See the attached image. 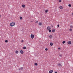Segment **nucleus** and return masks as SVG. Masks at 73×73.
<instances>
[{
  "label": "nucleus",
  "mask_w": 73,
  "mask_h": 73,
  "mask_svg": "<svg viewBox=\"0 0 73 73\" xmlns=\"http://www.w3.org/2000/svg\"><path fill=\"white\" fill-rule=\"evenodd\" d=\"M15 22H12L11 23H10V26L11 27H13V26H15Z\"/></svg>",
  "instance_id": "nucleus-1"
},
{
  "label": "nucleus",
  "mask_w": 73,
  "mask_h": 73,
  "mask_svg": "<svg viewBox=\"0 0 73 73\" xmlns=\"http://www.w3.org/2000/svg\"><path fill=\"white\" fill-rule=\"evenodd\" d=\"M35 37V35L32 34L31 35V38H32V39H33V38H34Z\"/></svg>",
  "instance_id": "nucleus-2"
},
{
  "label": "nucleus",
  "mask_w": 73,
  "mask_h": 73,
  "mask_svg": "<svg viewBox=\"0 0 73 73\" xmlns=\"http://www.w3.org/2000/svg\"><path fill=\"white\" fill-rule=\"evenodd\" d=\"M50 29H51V28H50V27H47V29L48 30H49Z\"/></svg>",
  "instance_id": "nucleus-3"
},
{
  "label": "nucleus",
  "mask_w": 73,
  "mask_h": 73,
  "mask_svg": "<svg viewBox=\"0 0 73 73\" xmlns=\"http://www.w3.org/2000/svg\"><path fill=\"white\" fill-rule=\"evenodd\" d=\"M23 69V67H21V68H19V70H22Z\"/></svg>",
  "instance_id": "nucleus-4"
},
{
  "label": "nucleus",
  "mask_w": 73,
  "mask_h": 73,
  "mask_svg": "<svg viewBox=\"0 0 73 73\" xmlns=\"http://www.w3.org/2000/svg\"><path fill=\"white\" fill-rule=\"evenodd\" d=\"M20 53L21 54H23L24 53V51L22 50L20 51Z\"/></svg>",
  "instance_id": "nucleus-5"
},
{
  "label": "nucleus",
  "mask_w": 73,
  "mask_h": 73,
  "mask_svg": "<svg viewBox=\"0 0 73 73\" xmlns=\"http://www.w3.org/2000/svg\"><path fill=\"white\" fill-rule=\"evenodd\" d=\"M71 43H72V42H71V41H69L68 42V44H71Z\"/></svg>",
  "instance_id": "nucleus-6"
},
{
  "label": "nucleus",
  "mask_w": 73,
  "mask_h": 73,
  "mask_svg": "<svg viewBox=\"0 0 73 73\" xmlns=\"http://www.w3.org/2000/svg\"><path fill=\"white\" fill-rule=\"evenodd\" d=\"M53 70H51L49 71V73H53Z\"/></svg>",
  "instance_id": "nucleus-7"
},
{
  "label": "nucleus",
  "mask_w": 73,
  "mask_h": 73,
  "mask_svg": "<svg viewBox=\"0 0 73 73\" xmlns=\"http://www.w3.org/2000/svg\"><path fill=\"white\" fill-rule=\"evenodd\" d=\"M22 7L23 8H25V6L24 5H22Z\"/></svg>",
  "instance_id": "nucleus-8"
},
{
  "label": "nucleus",
  "mask_w": 73,
  "mask_h": 73,
  "mask_svg": "<svg viewBox=\"0 0 73 73\" xmlns=\"http://www.w3.org/2000/svg\"><path fill=\"white\" fill-rule=\"evenodd\" d=\"M49 38H51L52 37V35H49Z\"/></svg>",
  "instance_id": "nucleus-9"
},
{
  "label": "nucleus",
  "mask_w": 73,
  "mask_h": 73,
  "mask_svg": "<svg viewBox=\"0 0 73 73\" xmlns=\"http://www.w3.org/2000/svg\"><path fill=\"white\" fill-rule=\"evenodd\" d=\"M52 32H55V29H53L52 30Z\"/></svg>",
  "instance_id": "nucleus-10"
},
{
  "label": "nucleus",
  "mask_w": 73,
  "mask_h": 73,
  "mask_svg": "<svg viewBox=\"0 0 73 73\" xmlns=\"http://www.w3.org/2000/svg\"><path fill=\"white\" fill-rule=\"evenodd\" d=\"M58 66H61V63H58Z\"/></svg>",
  "instance_id": "nucleus-11"
},
{
  "label": "nucleus",
  "mask_w": 73,
  "mask_h": 73,
  "mask_svg": "<svg viewBox=\"0 0 73 73\" xmlns=\"http://www.w3.org/2000/svg\"><path fill=\"white\" fill-rule=\"evenodd\" d=\"M50 45L51 46H52V45H53V43L52 42H50Z\"/></svg>",
  "instance_id": "nucleus-12"
},
{
  "label": "nucleus",
  "mask_w": 73,
  "mask_h": 73,
  "mask_svg": "<svg viewBox=\"0 0 73 73\" xmlns=\"http://www.w3.org/2000/svg\"><path fill=\"white\" fill-rule=\"evenodd\" d=\"M15 53H16L17 54H18V53H19V51H17V50H16L15 51Z\"/></svg>",
  "instance_id": "nucleus-13"
},
{
  "label": "nucleus",
  "mask_w": 73,
  "mask_h": 73,
  "mask_svg": "<svg viewBox=\"0 0 73 73\" xmlns=\"http://www.w3.org/2000/svg\"><path fill=\"white\" fill-rule=\"evenodd\" d=\"M38 25H42V23H41L40 22L38 24Z\"/></svg>",
  "instance_id": "nucleus-14"
},
{
  "label": "nucleus",
  "mask_w": 73,
  "mask_h": 73,
  "mask_svg": "<svg viewBox=\"0 0 73 73\" xmlns=\"http://www.w3.org/2000/svg\"><path fill=\"white\" fill-rule=\"evenodd\" d=\"M23 48L24 49H27V47L25 46H24L23 47Z\"/></svg>",
  "instance_id": "nucleus-15"
},
{
  "label": "nucleus",
  "mask_w": 73,
  "mask_h": 73,
  "mask_svg": "<svg viewBox=\"0 0 73 73\" xmlns=\"http://www.w3.org/2000/svg\"><path fill=\"white\" fill-rule=\"evenodd\" d=\"M60 9H62V6H60Z\"/></svg>",
  "instance_id": "nucleus-16"
},
{
  "label": "nucleus",
  "mask_w": 73,
  "mask_h": 73,
  "mask_svg": "<svg viewBox=\"0 0 73 73\" xmlns=\"http://www.w3.org/2000/svg\"><path fill=\"white\" fill-rule=\"evenodd\" d=\"M48 11V10H46L45 11V12H46V13H47Z\"/></svg>",
  "instance_id": "nucleus-17"
},
{
  "label": "nucleus",
  "mask_w": 73,
  "mask_h": 73,
  "mask_svg": "<svg viewBox=\"0 0 73 73\" xmlns=\"http://www.w3.org/2000/svg\"><path fill=\"white\" fill-rule=\"evenodd\" d=\"M35 65H36V66H37V63H35Z\"/></svg>",
  "instance_id": "nucleus-18"
},
{
  "label": "nucleus",
  "mask_w": 73,
  "mask_h": 73,
  "mask_svg": "<svg viewBox=\"0 0 73 73\" xmlns=\"http://www.w3.org/2000/svg\"><path fill=\"white\" fill-rule=\"evenodd\" d=\"M65 42H66L65 41H63L62 42V43L63 44H65Z\"/></svg>",
  "instance_id": "nucleus-19"
},
{
  "label": "nucleus",
  "mask_w": 73,
  "mask_h": 73,
  "mask_svg": "<svg viewBox=\"0 0 73 73\" xmlns=\"http://www.w3.org/2000/svg\"><path fill=\"white\" fill-rule=\"evenodd\" d=\"M20 20H22V19H23V18L21 17L20 18Z\"/></svg>",
  "instance_id": "nucleus-20"
},
{
  "label": "nucleus",
  "mask_w": 73,
  "mask_h": 73,
  "mask_svg": "<svg viewBox=\"0 0 73 73\" xmlns=\"http://www.w3.org/2000/svg\"><path fill=\"white\" fill-rule=\"evenodd\" d=\"M62 56V54H60L59 55L60 57H61V56Z\"/></svg>",
  "instance_id": "nucleus-21"
},
{
  "label": "nucleus",
  "mask_w": 73,
  "mask_h": 73,
  "mask_svg": "<svg viewBox=\"0 0 73 73\" xmlns=\"http://www.w3.org/2000/svg\"><path fill=\"white\" fill-rule=\"evenodd\" d=\"M5 42H8V40H5Z\"/></svg>",
  "instance_id": "nucleus-22"
},
{
  "label": "nucleus",
  "mask_w": 73,
  "mask_h": 73,
  "mask_svg": "<svg viewBox=\"0 0 73 73\" xmlns=\"http://www.w3.org/2000/svg\"><path fill=\"white\" fill-rule=\"evenodd\" d=\"M51 30H49V31H48L49 32H51Z\"/></svg>",
  "instance_id": "nucleus-23"
},
{
  "label": "nucleus",
  "mask_w": 73,
  "mask_h": 73,
  "mask_svg": "<svg viewBox=\"0 0 73 73\" xmlns=\"http://www.w3.org/2000/svg\"><path fill=\"white\" fill-rule=\"evenodd\" d=\"M69 7H71V4H69L68 5Z\"/></svg>",
  "instance_id": "nucleus-24"
},
{
  "label": "nucleus",
  "mask_w": 73,
  "mask_h": 73,
  "mask_svg": "<svg viewBox=\"0 0 73 73\" xmlns=\"http://www.w3.org/2000/svg\"><path fill=\"white\" fill-rule=\"evenodd\" d=\"M70 27L71 28H73V26H72V25H71V26H70Z\"/></svg>",
  "instance_id": "nucleus-25"
},
{
  "label": "nucleus",
  "mask_w": 73,
  "mask_h": 73,
  "mask_svg": "<svg viewBox=\"0 0 73 73\" xmlns=\"http://www.w3.org/2000/svg\"><path fill=\"white\" fill-rule=\"evenodd\" d=\"M45 50H48V48H46L45 49Z\"/></svg>",
  "instance_id": "nucleus-26"
},
{
  "label": "nucleus",
  "mask_w": 73,
  "mask_h": 73,
  "mask_svg": "<svg viewBox=\"0 0 73 73\" xmlns=\"http://www.w3.org/2000/svg\"><path fill=\"white\" fill-rule=\"evenodd\" d=\"M70 31H72V29H70Z\"/></svg>",
  "instance_id": "nucleus-27"
},
{
  "label": "nucleus",
  "mask_w": 73,
  "mask_h": 73,
  "mask_svg": "<svg viewBox=\"0 0 73 73\" xmlns=\"http://www.w3.org/2000/svg\"><path fill=\"white\" fill-rule=\"evenodd\" d=\"M59 2H61V0H59Z\"/></svg>",
  "instance_id": "nucleus-28"
},
{
  "label": "nucleus",
  "mask_w": 73,
  "mask_h": 73,
  "mask_svg": "<svg viewBox=\"0 0 73 73\" xmlns=\"http://www.w3.org/2000/svg\"><path fill=\"white\" fill-rule=\"evenodd\" d=\"M57 26L58 27H60V25H58Z\"/></svg>",
  "instance_id": "nucleus-29"
},
{
  "label": "nucleus",
  "mask_w": 73,
  "mask_h": 73,
  "mask_svg": "<svg viewBox=\"0 0 73 73\" xmlns=\"http://www.w3.org/2000/svg\"><path fill=\"white\" fill-rule=\"evenodd\" d=\"M58 49H59V50L61 49V48H60V47H59L58 48Z\"/></svg>",
  "instance_id": "nucleus-30"
},
{
  "label": "nucleus",
  "mask_w": 73,
  "mask_h": 73,
  "mask_svg": "<svg viewBox=\"0 0 73 73\" xmlns=\"http://www.w3.org/2000/svg\"><path fill=\"white\" fill-rule=\"evenodd\" d=\"M23 41H24V40H22L21 42H23Z\"/></svg>",
  "instance_id": "nucleus-31"
},
{
  "label": "nucleus",
  "mask_w": 73,
  "mask_h": 73,
  "mask_svg": "<svg viewBox=\"0 0 73 73\" xmlns=\"http://www.w3.org/2000/svg\"><path fill=\"white\" fill-rule=\"evenodd\" d=\"M38 23V21H36V23Z\"/></svg>",
  "instance_id": "nucleus-32"
},
{
  "label": "nucleus",
  "mask_w": 73,
  "mask_h": 73,
  "mask_svg": "<svg viewBox=\"0 0 73 73\" xmlns=\"http://www.w3.org/2000/svg\"><path fill=\"white\" fill-rule=\"evenodd\" d=\"M55 73H57V72H55Z\"/></svg>",
  "instance_id": "nucleus-33"
},
{
  "label": "nucleus",
  "mask_w": 73,
  "mask_h": 73,
  "mask_svg": "<svg viewBox=\"0 0 73 73\" xmlns=\"http://www.w3.org/2000/svg\"><path fill=\"white\" fill-rule=\"evenodd\" d=\"M72 15H73V13H72Z\"/></svg>",
  "instance_id": "nucleus-34"
},
{
  "label": "nucleus",
  "mask_w": 73,
  "mask_h": 73,
  "mask_svg": "<svg viewBox=\"0 0 73 73\" xmlns=\"http://www.w3.org/2000/svg\"><path fill=\"white\" fill-rule=\"evenodd\" d=\"M1 17V15H0V17Z\"/></svg>",
  "instance_id": "nucleus-35"
}]
</instances>
